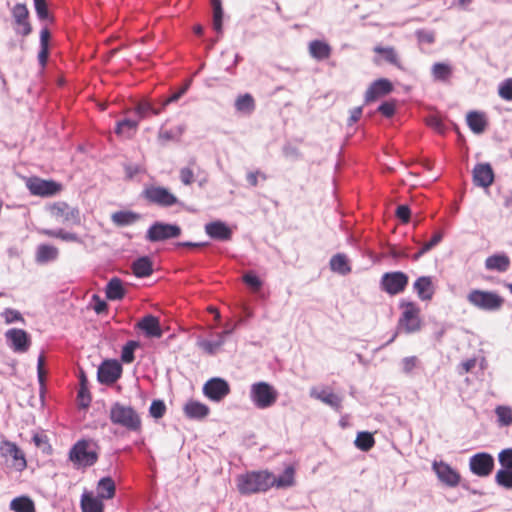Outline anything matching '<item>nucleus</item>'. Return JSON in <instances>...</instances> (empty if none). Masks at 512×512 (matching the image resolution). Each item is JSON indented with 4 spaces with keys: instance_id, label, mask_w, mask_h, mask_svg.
<instances>
[{
    "instance_id": "obj_20",
    "label": "nucleus",
    "mask_w": 512,
    "mask_h": 512,
    "mask_svg": "<svg viewBox=\"0 0 512 512\" xmlns=\"http://www.w3.org/2000/svg\"><path fill=\"white\" fill-rule=\"evenodd\" d=\"M393 89L392 83L387 79H378L374 81L367 89L365 100L367 102L374 101L375 99L389 94Z\"/></svg>"
},
{
    "instance_id": "obj_61",
    "label": "nucleus",
    "mask_w": 512,
    "mask_h": 512,
    "mask_svg": "<svg viewBox=\"0 0 512 512\" xmlns=\"http://www.w3.org/2000/svg\"><path fill=\"white\" fill-rule=\"evenodd\" d=\"M213 6V19L222 20L223 10L221 0H211Z\"/></svg>"
},
{
    "instance_id": "obj_8",
    "label": "nucleus",
    "mask_w": 512,
    "mask_h": 512,
    "mask_svg": "<svg viewBox=\"0 0 512 512\" xmlns=\"http://www.w3.org/2000/svg\"><path fill=\"white\" fill-rule=\"evenodd\" d=\"M467 300L474 307L485 311H497L504 303L503 298L496 292L479 289L471 290Z\"/></svg>"
},
{
    "instance_id": "obj_48",
    "label": "nucleus",
    "mask_w": 512,
    "mask_h": 512,
    "mask_svg": "<svg viewBox=\"0 0 512 512\" xmlns=\"http://www.w3.org/2000/svg\"><path fill=\"white\" fill-rule=\"evenodd\" d=\"M442 240V234L436 233L432 239L423 244L422 248L413 256L414 260H418L423 254L431 250L434 246H436Z\"/></svg>"
},
{
    "instance_id": "obj_32",
    "label": "nucleus",
    "mask_w": 512,
    "mask_h": 512,
    "mask_svg": "<svg viewBox=\"0 0 512 512\" xmlns=\"http://www.w3.org/2000/svg\"><path fill=\"white\" fill-rule=\"evenodd\" d=\"M467 124L474 133L480 134L485 130L487 121L483 113L472 111L467 114Z\"/></svg>"
},
{
    "instance_id": "obj_45",
    "label": "nucleus",
    "mask_w": 512,
    "mask_h": 512,
    "mask_svg": "<svg viewBox=\"0 0 512 512\" xmlns=\"http://www.w3.org/2000/svg\"><path fill=\"white\" fill-rule=\"evenodd\" d=\"M495 481L506 489H512V469L498 470L495 475Z\"/></svg>"
},
{
    "instance_id": "obj_53",
    "label": "nucleus",
    "mask_w": 512,
    "mask_h": 512,
    "mask_svg": "<svg viewBox=\"0 0 512 512\" xmlns=\"http://www.w3.org/2000/svg\"><path fill=\"white\" fill-rule=\"evenodd\" d=\"M498 460L503 469H512V448L502 450L498 455Z\"/></svg>"
},
{
    "instance_id": "obj_38",
    "label": "nucleus",
    "mask_w": 512,
    "mask_h": 512,
    "mask_svg": "<svg viewBox=\"0 0 512 512\" xmlns=\"http://www.w3.org/2000/svg\"><path fill=\"white\" fill-rule=\"evenodd\" d=\"M58 256V249L51 245H40L37 248L36 260L39 263H46L53 261Z\"/></svg>"
},
{
    "instance_id": "obj_15",
    "label": "nucleus",
    "mask_w": 512,
    "mask_h": 512,
    "mask_svg": "<svg viewBox=\"0 0 512 512\" xmlns=\"http://www.w3.org/2000/svg\"><path fill=\"white\" fill-rule=\"evenodd\" d=\"M383 289L391 295L402 292L408 284V276L403 272H390L382 276Z\"/></svg>"
},
{
    "instance_id": "obj_17",
    "label": "nucleus",
    "mask_w": 512,
    "mask_h": 512,
    "mask_svg": "<svg viewBox=\"0 0 512 512\" xmlns=\"http://www.w3.org/2000/svg\"><path fill=\"white\" fill-rule=\"evenodd\" d=\"M122 367L116 360L104 361L98 368V380L104 384H112L121 376Z\"/></svg>"
},
{
    "instance_id": "obj_36",
    "label": "nucleus",
    "mask_w": 512,
    "mask_h": 512,
    "mask_svg": "<svg viewBox=\"0 0 512 512\" xmlns=\"http://www.w3.org/2000/svg\"><path fill=\"white\" fill-rule=\"evenodd\" d=\"M9 507L14 512H35L34 502L27 496L12 499Z\"/></svg>"
},
{
    "instance_id": "obj_12",
    "label": "nucleus",
    "mask_w": 512,
    "mask_h": 512,
    "mask_svg": "<svg viewBox=\"0 0 512 512\" xmlns=\"http://www.w3.org/2000/svg\"><path fill=\"white\" fill-rule=\"evenodd\" d=\"M181 229L177 225L156 222L148 232L147 239L151 242L162 241L170 238H176L180 235Z\"/></svg>"
},
{
    "instance_id": "obj_33",
    "label": "nucleus",
    "mask_w": 512,
    "mask_h": 512,
    "mask_svg": "<svg viewBox=\"0 0 512 512\" xmlns=\"http://www.w3.org/2000/svg\"><path fill=\"white\" fill-rule=\"evenodd\" d=\"M115 483L110 477H104L97 484V496L104 499H112L115 495Z\"/></svg>"
},
{
    "instance_id": "obj_11",
    "label": "nucleus",
    "mask_w": 512,
    "mask_h": 512,
    "mask_svg": "<svg viewBox=\"0 0 512 512\" xmlns=\"http://www.w3.org/2000/svg\"><path fill=\"white\" fill-rule=\"evenodd\" d=\"M432 470L436 474L437 479L447 487L454 488L461 481L460 473L444 461H434L432 463Z\"/></svg>"
},
{
    "instance_id": "obj_42",
    "label": "nucleus",
    "mask_w": 512,
    "mask_h": 512,
    "mask_svg": "<svg viewBox=\"0 0 512 512\" xmlns=\"http://www.w3.org/2000/svg\"><path fill=\"white\" fill-rule=\"evenodd\" d=\"M354 444L361 451H369L374 446L375 440L371 433L363 431L357 434Z\"/></svg>"
},
{
    "instance_id": "obj_18",
    "label": "nucleus",
    "mask_w": 512,
    "mask_h": 512,
    "mask_svg": "<svg viewBox=\"0 0 512 512\" xmlns=\"http://www.w3.org/2000/svg\"><path fill=\"white\" fill-rule=\"evenodd\" d=\"M310 396L320 400L324 404L330 406L336 411H340L342 407V397L335 394L328 388L313 387L310 390Z\"/></svg>"
},
{
    "instance_id": "obj_9",
    "label": "nucleus",
    "mask_w": 512,
    "mask_h": 512,
    "mask_svg": "<svg viewBox=\"0 0 512 512\" xmlns=\"http://www.w3.org/2000/svg\"><path fill=\"white\" fill-rule=\"evenodd\" d=\"M26 186L30 193L35 196L49 197L58 194L62 185L53 180H44L38 177H31L26 180Z\"/></svg>"
},
{
    "instance_id": "obj_52",
    "label": "nucleus",
    "mask_w": 512,
    "mask_h": 512,
    "mask_svg": "<svg viewBox=\"0 0 512 512\" xmlns=\"http://www.w3.org/2000/svg\"><path fill=\"white\" fill-rule=\"evenodd\" d=\"M419 364V359L416 356H408L401 360V368L405 374H410Z\"/></svg>"
},
{
    "instance_id": "obj_50",
    "label": "nucleus",
    "mask_w": 512,
    "mask_h": 512,
    "mask_svg": "<svg viewBox=\"0 0 512 512\" xmlns=\"http://www.w3.org/2000/svg\"><path fill=\"white\" fill-rule=\"evenodd\" d=\"M165 412L166 406L162 400H154L151 403L149 413L153 418L159 419L164 416Z\"/></svg>"
},
{
    "instance_id": "obj_30",
    "label": "nucleus",
    "mask_w": 512,
    "mask_h": 512,
    "mask_svg": "<svg viewBox=\"0 0 512 512\" xmlns=\"http://www.w3.org/2000/svg\"><path fill=\"white\" fill-rule=\"evenodd\" d=\"M294 475H295V470H294V468L292 466H288L284 470L282 475H280L279 477H276L272 473L273 487H276L278 489H282V488H288V487L293 486L294 483H295Z\"/></svg>"
},
{
    "instance_id": "obj_55",
    "label": "nucleus",
    "mask_w": 512,
    "mask_h": 512,
    "mask_svg": "<svg viewBox=\"0 0 512 512\" xmlns=\"http://www.w3.org/2000/svg\"><path fill=\"white\" fill-rule=\"evenodd\" d=\"M149 111H153L154 114H158V110L152 109L149 103H139L135 109V113L138 115L139 120L144 119Z\"/></svg>"
},
{
    "instance_id": "obj_57",
    "label": "nucleus",
    "mask_w": 512,
    "mask_h": 512,
    "mask_svg": "<svg viewBox=\"0 0 512 512\" xmlns=\"http://www.w3.org/2000/svg\"><path fill=\"white\" fill-rule=\"evenodd\" d=\"M35 9L38 14V16L41 19H45L48 17V10L46 7L45 0H34Z\"/></svg>"
},
{
    "instance_id": "obj_31",
    "label": "nucleus",
    "mask_w": 512,
    "mask_h": 512,
    "mask_svg": "<svg viewBox=\"0 0 512 512\" xmlns=\"http://www.w3.org/2000/svg\"><path fill=\"white\" fill-rule=\"evenodd\" d=\"M235 109L241 114L250 115L255 110V101L252 95L249 93L239 95L235 100Z\"/></svg>"
},
{
    "instance_id": "obj_23",
    "label": "nucleus",
    "mask_w": 512,
    "mask_h": 512,
    "mask_svg": "<svg viewBox=\"0 0 512 512\" xmlns=\"http://www.w3.org/2000/svg\"><path fill=\"white\" fill-rule=\"evenodd\" d=\"M183 411L186 417L190 419L202 420L208 416L210 409L202 402L189 400L183 406Z\"/></svg>"
},
{
    "instance_id": "obj_34",
    "label": "nucleus",
    "mask_w": 512,
    "mask_h": 512,
    "mask_svg": "<svg viewBox=\"0 0 512 512\" xmlns=\"http://www.w3.org/2000/svg\"><path fill=\"white\" fill-rule=\"evenodd\" d=\"M138 123V120L124 119L118 122L115 132L123 138L130 139L135 135Z\"/></svg>"
},
{
    "instance_id": "obj_22",
    "label": "nucleus",
    "mask_w": 512,
    "mask_h": 512,
    "mask_svg": "<svg viewBox=\"0 0 512 512\" xmlns=\"http://www.w3.org/2000/svg\"><path fill=\"white\" fill-rule=\"evenodd\" d=\"M205 232L208 236L217 240H229L232 236V230L222 221H213L205 225Z\"/></svg>"
},
{
    "instance_id": "obj_14",
    "label": "nucleus",
    "mask_w": 512,
    "mask_h": 512,
    "mask_svg": "<svg viewBox=\"0 0 512 512\" xmlns=\"http://www.w3.org/2000/svg\"><path fill=\"white\" fill-rule=\"evenodd\" d=\"M469 467L473 474L479 477H486L494 468V459L488 453H477L470 458Z\"/></svg>"
},
{
    "instance_id": "obj_6",
    "label": "nucleus",
    "mask_w": 512,
    "mask_h": 512,
    "mask_svg": "<svg viewBox=\"0 0 512 512\" xmlns=\"http://www.w3.org/2000/svg\"><path fill=\"white\" fill-rule=\"evenodd\" d=\"M50 216L58 223L66 226H78L81 224L80 210L64 201H58L48 206Z\"/></svg>"
},
{
    "instance_id": "obj_51",
    "label": "nucleus",
    "mask_w": 512,
    "mask_h": 512,
    "mask_svg": "<svg viewBox=\"0 0 512 512\" xmlns=\"http://www.w3.org/2000/svg\"><path fill=\"white\" fill-rule=\"evenodd\" d=\"M498 93L502 99L512 100V78L506 79L499 85Z\"/></svg>"
},
{
    "instance_id": "obj_37",
    "label": "nucleus",
    "mask_w": 512,
    "mask_h": 512,
    "mask_svg": "<svg viewBox=\"0 0 512 512\" xmlns=\"http://www.w3.org/2000/svg\"><path fill=\"white\" fill-rule=\"evenodd\" d=\"M330 267L332 271L341 275H346L351 271L348 258L344 254L333 256L330 260Z\"/></svg>"
},
{
    "instance_id": "obj_3",
    "label": "nucleus",
    "mask_w": 512,
    "mask_h": 512,
    "mask_svg": "<svg viewBox=\"0 0 512 512\" xmlns=\"http://www.w3.org/2000/svg\"><path fill=\"white\" fill-rule=\"evenodd\" d=\"M401 315L397 323V332L412 334L421 330L422 319L420 307L411 301L400 302Z\"/></svg>"
},
{
    "instance_id": "obj_39",
    "label": "nucleus",
    "mask_w": 512,
    "mask_h": 512,
    "mask_svg": "<svg viewBox=\"0 0 512 512\" xmlns=\"http://www.w3.org/2000/svg\"><path fill=\"white\" fill-rule=\"evenodd\" d=\"M139 215L131 211H119L112 214L113 223L118 226H127L135 223L139 219Z\"/></svg>"
},
{
    "instance_id": "obj_54",
    "label": "nucleus",
    "mask_w": 512,
    "mask_h": 512,
    "mask_svg": "<svg viewBox=\"0 0 512 512\" xmlns=\"http://www.w3.org/2000/svg\"><path fill=\"white\" fill-rule=\"evenodd\" d=\"M243 281L256 291L262 286V281L253 272L246 273L243 276Z\"/></svg>"
},
{
    "instance_id": "obj_59",
    "label": "nucleus",
    "mask_w": 512,
    "mask_h": 512,
    "mask_svg": "<svg viewBox=\"0 0 512 512\" xmlns=\"http://www.w3.org/2000/svg\"><path fill=\"white\" fill-rule=\"evenodd\" d=\"M396 215L399 219H401L404 223H407L410 218V209L406 205L398 206L396 210Z\"/></svg>"
},
{
    "instance_id": "obj_24",
    "label": "nucleus",
    "mask_w": 512,
    "mask_h": 512,
    "mask_svg": "<svg viewBox=\"0 0 512 512\" xmlns=\"http://www.w3.org/2000/svg\"><path fill=\"white\" fill-rule=\"evenodd\" d=\"M12 14L17 24L16 32L23 36L28 35L31 31V27L27 22L28 10L26 6L23 4L15 5Z\"/></svg>"
},
{
    "instance_id": "obj_62",
    "label": "nucleus",
    "mask_w": 512,
    "mask_h": 512,
    "mask_svg": "<svg viewBox=\"0 0 512 512\" xmlns=\"http://www.w3.org/2000/svg\"><path fill=\"white\" fill-rule=\"evenodd\" d=\"M379 111L386 117H391L394 114L395 107L392 103H383L379 106Z\"/></svg>"
},
{
    "instance_id": "obj_47",
    "label": "nucleus",
    "mask_w": 512,
    "mask_h": 512,
    "mask_svg": "<svg viewBox=\"0 0 512 512\" xmlns=\"http://www.w3.org/2000/svg\"><path fill=\"white\" fill-rule=\"evenodd\" d=\"M496 415L498 422L502 426H508L512 424V410L507 406H499L496 408Z\"/></svg>"
},
{
    "instance_id": "obj_49",
    "label": "nucleus",
    "mask_w": 512,
    "mask_h": 512,
    "mask_svg": "<svg viewBox=\"0 0 512 512\" xmlns=\"http://www.w3.org/2000/svg\"><path fill=\"white\" fill-rule=\"evenodd\" d=\"M138 343L135 341H129L122 349L121 360L124 363H131L134 360V351L137 348Z\"/></svg>"
},
{
    "instance_id": "obj_46",
    "label": "nucleus",
    "mask_w": 512,
    "mask_h": 512,
    "mask_svg": "<svg viewBox=\"0 0 512 512\" xmlns=\"http://www.w3.org/2000/svg\"><path fill=\"white\" fill-rule=\"evenodd\" d=\"M432 74L436 80H447L451 74V68L444 63H435L432 67Z\"/></svg>"
},
{
    "instance_id": "obj_44",
    "label": "nucleus",
    "mask_w": 512,
    "mask_h": 512,
    "mask_svg": "<svg viewBox=\"0 0 512 512\" xmlns=\"http://www.w3.org/2000/svg\"><path fill=\"white\" fill-rule=\"evenodd\" d=\"M374 52L382 55L383 59L393 65L399 66L398 55L393 47L376 46Z\"/></svg>"
},
{
    "instance_id": "obj_4",
    "label": "nucleus",
    "mask_w": 512,
    "mask_h": 512,
    "mask_svg": "<svg viewBox=\"0 0 512 512\" xmlns=\"http://www.w3.org/2000/svg\"><path fill=\"white\" fill-rule=\"evenodd\" d=\"M278 397L277 389L268 382L259 381L250 386L249 398L257 409H268L274 406Z\"/></svg>"
},
{
    "instance_id": "obj_35",
    "label": "nucleus",
    "mask_w": 512,
    "mask_h": 512,
    "mask_svg": "<svg viewBox=\"0 0 512 512\" xmlns=\"http://www.w3.org/2000/svg\"><path fill=\"white\" fill-rule=\"evenodd\" d=\"M125 295L123 283L118 278H112L106 286V296L109 300H120Z\"/></svg>"
},
{
    "instance_id": "obj_58",
    "label": "nucleus",
    "mask_w": 512,
    "mask_h": 512,
    "mask_svg": "<svg viewBox=\"0 0 512 512\" xmlns=\"http://www.w3.org/2000/svg\"><path fill=\"white\" fill-rule=\"evenodd\" d=\"M180 179L183 184L190 185L194 180V174L191 169L183 168L180 171Z\"/></svg>"
},
{
    "instance_id": "obj_16",
    "label": "nucleus",
    "mask_w": 512,
    "mask_h": 512,
    "mask_svg": "<svg viewBox=\"0 0 512 512\" xmlns=\"http://www.w3.org/2000/svg\"><path fill=\"white\" fill-rule=\"evenodd\" d=\"M145 197L160 206H172L177 202V198L166 188L160 186H151L145 189Z\"/></svg>"
},
{
    "instance_id": "obj_2",
    "label": "nucleus",
    "mask_w": 512,
    "mask_h": 512,
    "mask_svg": "<svg viewBox=\"0 0 512 512\" xmlns=\"http://www.w3.org/2000/svg\"><path fill=\"white\" fill-rule=\"evenodd\" d=\"M109 419L114 425L123 427L128 431L138 432L141 430L140 415L130 405L114 402L109 408Z\"/></svg>"
},
{
    "instance_id": "obj_7",
    "label": "nucleus",
    "mask_w": 512,
    "mask_h": 512,
    "mask_svg": "<svg viewBox=\"0 0 512 512\" xmlns=\"http://www.w3.org/2000/svg\"><path fill=\"white\" fill-rule=\"evenodd\" d=\"M69 458L78 467L91 466L98 459L97 446L92 441H78L71 449Z\"/></svg>"
},
{
    "instance_id": "obj_5",
    "label": "nucleus",
    "mask_w": 512,
    "mask_h": 512,
    "mask_svg": "<svg viewBox=\"0 0 512 512\" xmlns=\"http://www.w3.org/2000/svg\"><path fill=\"white\" fill-rule=\"evenodd\" d=\"M0 457L10 470L23 472L27 468L25 453L12 441L2 440L0 442Z\"/></svg>"
},
{
    "instance_id": "obj_13",
    "label": "nucleus",
    "mask_w": 512,
    "mask_h": 512,
    "mask_svg": "<svg viewBox=\"0 0 512 512\" xmlns=\"http://www.w3.org/2000/svg\"><path fill=\"white\" fill-rule=\"evenodd\" d=\"M203 393L210 400L220 402L230 393V386L222 378H212L204 384Z\"/></svg>"
},
{
    "instance_id": "obj_26",
    "label": "nucleus",
    "mask_w": 512,
    "mask_h": 512,
    "mask_svg": "<svg viewBox=\"0 0 512 512\" xmlns=\"http://www.w3.org/2000/svg\"><path fill=\"white\" fill-rule=\"evenodd\" d=\"M138 327L145 332L148 337L160 338L162 330L158 318L147 315L138 322Z\"/></svg>"
},
{
    "instance_id": "obj_43",
    "label": "nucleus",
    "mask_w": 512,
    "mask_h": 512,
    "mask_svg": "<svg viewBox=\"0 0 512 512\" xmlns=\"http://www.w3.org/2000/svg\"><path fill=\"white\" fill-rule=\"evenodd\" d=\"M0 316L3 319V321L5 322V324H7V325H10L13 323H18V322L25 323V320H24L22 314L16 309L5 308L1 312Z\"/></svg>"
},
{
    "instance_id": "obj_25",
    "label": "nucleus",
    "mask_w": 512,
    "mask_h": 512,
    "mask_svg": "<svg viewBox=\"0 0 512 512\" xmlns=\"http://www.w3.org/2000/svg\"><path fill=\"white\" fill-rule=\"evenodd\" d=\"M234 331V328H227L222 333L217 334L216 340H200L198 341V346L205 351L206 353L213 355L220 350V348L224 345L226 336L231 335Z\"/></svg>"
},
{
    "instance_id": "obj_40",
    "label": "nucleus",
    "mask_w": 512,
    "mask_h": 512,
    "mask_svg": "<svg viewBox=\"0 0 512 512\" xmlns=\"http://www.w3.org/2000/svg\"><path fill=\"white\" fill-rule=\"evenodd\" d=\"M132 270L136 277H147L152 273V263L148 257L139 258L133 263Z\"/></svg>"
},
{
    "instance_id": "obj_1",
    "label": "nucleus",
    "mask_w": 512,
    "mask_h": 512,
    "mask_svg": "<svg viewBox=\"0 0 512 512\" xmlns=\"http://www.w3.org/2000/svg\"><path fill=\"white\" fill-rule=\"evenodd\" d=\"M272 473L267 470L241 474L236 479L237 489L242 495L266 492L273 487Z\"/></svg>"
},
{
    "instance_id": "obj_28",
    "label": "nucleus",
    "mask_w": 512,
    "mask_h": 512,
    "mask_svg": "<svg viewBox=\"0 0 512 512\" xmlns=\"http://www.w3.org/2000/svg\"><path fill=\"white\" fill-rule=\"evenodd\" d=\"M510 267V258L505 254H494L486 258L485 268L489 271L505 272Z\"/></svg>"
},
{
    "instance_id": "obj_41",
    "label": "nucleus",
    "mask_w": 512,
    "mask_h": 512,
    "mask_svg": "<svg viewBox=\"0 0 512 512\" xmlns=\"http://www.w3.org/2000/svg\"><path fill=\"white\" fill-rule=\"evenodd\" d=\"M40 232L45 236L58 238L66 242H80V238L76 233L68 232L63 229H42Z\"/></svg>"
},
{
    "instance_id": "obj_10",
    "label": "nucleus",
    "mask_w": 512,
    "mask_h": 512,
    "mask_svg": "<svg viewBox=\"0 0 512 512\" xmlns=\"http://www.w3.org/2000/svg\"><path fill=\"white\" fill-rule=\"evenodd\" d=\"M4 337L8 347L15 353H25L31 346V337L23 329H8Z\"/></svg>"
},
{
    "instance_id": "obj_63",
    "label": "nucleus",
    "mask_w": 512,
    "mask_h": 512,
    "mask_svg": "<svg viewBox=\"0 0 512 512\" xmlns=\"http://www.w3.org/2000/svg\"><path fill=\"white\" fill-rule=\"evenodd\" d=\"M361 114H362V108H361V107H356V108H354V109L351 111L350 118H349V123H350V124H353V123H355L356 121H358V120H359V118L361 117Z\"/></svg>"
},
{
    "instance_id": "obj_56",
    "label": "nucleus",
    "mask_w": 512,
    "mask_h": 512,
    "mask_svg": "<svg viewBox=\"0 0 512 512\" xmlns=\"http://www.w3.org/2000/svg\"><path fill=\"white\" fill-rule=\"evenodd\" d=\"M190 83L191 81H187L184 86L179 90L177 91L176 93L172 94L169 98H167L164 103H163V106H167L168 104L172 103V102H176L178 99H180V97L182 95H184L186 93V91L188 90L189 86H190Z\"/></svg>"
},
{
    "instance_id": "obj_19",
    "label": "nucleus",
    "mask_w": 512,
    "mask_h": 512,
    "mask_svg": "<svg viewBox=\"0 0 512 512\" xmlns=\"http://www.w3.org/2000/svg\"><path fill=\"white\" fill-rule=\"evenodd\" d=\"M413 289L422 301H430L435 294V284L431 276H421L413 283Z\"/></svg>"
},
{
    "instance_id": "obj_27",
    "label": "nucleus",
    "mask_w": 512,
    "mask_h": 512,
    "mask_svg": "<svg viewBox=\"0 0 512 512\" xmlns=\"http://www.w3.org/2000/svg\"><path fill=\"white\" fill-rule=\"evenodd\" d=\"M308 51L312 58L321 61L330 57L332 48L323 40H313L308 44Z\"/></svg>"
},
{
    "instance_id": "obj_64",
    "label": "nucleus",
    "mask_w": 512,
    "mask_h": 512,
    "mask_svg": "<svg viewBox=\"0 0 512 512\" xmlns=\"http://www.w3.org/2000/svg\"><path fill=\"white\" fill-rule=\"evenodd\" d=\"M125 171H126L127 177L132 178L134 175H136L140 171V167L137 165H127L125 167Z\"/></svg>"
},
{
    "instance_id": "obj_29",
    "label": "nucleus",
    "mask_w": 512,
    "mask_h": 512,
    "mask_svg": "<svg viewBox=\"0 0 512 512\" xmlns=\"http://www.w3.org/2000/svg\"><path fill=\"white\" fill-rule=\"evenodd\" d=\"M82 512H104L102 499L92 493H83L81 496Z\"/></svg>"
},
{
    "instance_id": "obj_60",
    "label": "nucleus",
    "mask_w": 512,
    "mask_h": 512,
    "mask_svg": "<svg viewBox=\"0 0 512 512\" xmlns=\"http://www.w3.org/2000/svg\"><path fill=\"white\" fill-rule=\"evenodd\" d=\"M418 40L422 43L431 44L434 42V34L430 31L421 30L417 32Z\"/></svg>"
},
{
    "instance_id": "obj_21",
    "label": "nucleus",
    "mask_w": 512,
    "mask_h": 512,
    "mask_svg": "<svg viewBox=\"0 0 512 512\" xmlns=\"http://www.w3.org/2000/svg\"><path fill=\"white\" fill-rule=\"evenodd\" d=\"M474 183L480 187H489L494 180V174L491 166L487 163L478 164L473 170Z\"/></svg>"
}]
</instances>
